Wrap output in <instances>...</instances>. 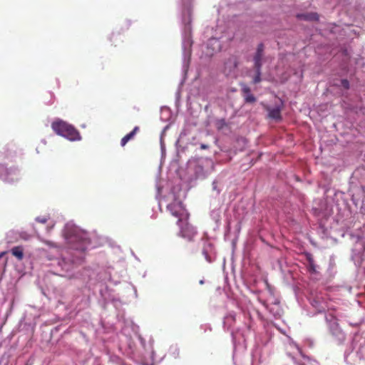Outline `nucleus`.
I'll list each match as a JSON object with an SVG mask.
<instances>
[{
    "mask_svg": "<svg viewBox=\"0 0 365 365\" xmlns=\"http://www.w3.org/2000/svg\"><path fill=\"white\" fill-rule=\"evenodd\" d=\"M53 130L58 135H61L69 140H78L81 139L79 132L71 125L66 122L58 120L51 124Z\"/></svg>",
    "mask_w": 365,
    "mask_h": 365,
    "instance_id": "nucleus-1",
    "label": "nucleus"
},
{
    "mask_svg": "<svg viewBox=\"0 0 365 365\" xmlns=\"http://www.w3.org/2000/svg\"><path fill=\"white\" fill-rule=\"evenodd\" d=\"M241 64V56L232 54L225 60L222 72L227 77L236 78L238 76L239 67Z\"/></svg>",
    "mask_w": 365,
    "mask_h": 365,
    "instance_id": "nucleus-2",
    "label": "nucleus"
},
{
    "mask_svg": "<svg viewBox=\"0 0 365 365\" xmlns=\"http://www.w3.org/2000/svg\"><path fill=\"white\" fill-rule=\"evenodd\" d=\"M167 208L173 216L178 218L177 224L189 219L190 215L180 201L174 200L168 205Z\"/></svg>",
    "mask_w": 365,
    "mask_h": 365,
    "instance_id": "nucleus-3",
    "label": "nucleus"
},
{
    "mask_svg": "<svg viewBox=\"0 0 365 365\" xmlns=\"http://www.w3.org/2000/svg\"><path fill=\"white\" fill-rule=\"evenodd\" d=\"M264 44L259 43L257 46L256 53L253 57L254 69L255 71V75L253 77L254 83H257L261 81V66L264 61Z\"/></svg>",
    "mask_w": 365,
    "mask_h": 365,
    "instance_id": "nucleus-4",
    "label": "nucleus"
},
{
    "mask_svg": "<svg viewBox=\"0 0 365 365\" xmlns=\"http://www.w3.org/2000/svg\"><path fill=\"white\" fill-rule=\"evenodd\" d=\"M69 242L71 243L78 242V245H73V248L77 251H79L83 254L86 250L87 246L91 243L90 240L87 237L86 232H76L73 236L69 238Z\"/></svg>",
    "mask_w": 365,
    "mask_h": 365,
    "instance_id": "nucleus-5",
    "label": "nucleus"
},
{
    "mask_svg": "<svg viewBox=\"0 0 365 365\" xmlns=\"http://www.w3.org/2000/svg\"><path fill=\"white\" fill-rule=\"evenodd\" d=\"M180 227L178 235L187 241H192L197 235L195 228L189 223L188 220L178 223Z\"/></svg>",
    "mask_w": 365,
    "mask_h": 365,
    "instance_id": "nucleus-6",
    "label": "nucleus"
},
{
    "mask_svg": "<svg viewBox=\"0 0 365 365\" xmlns=\"http://www.w3.org/2000/svg\"><path fill=\"white\" fill-rule=\"evenodd\" d=\"M19 170L16 168H1L0 170V178L9 183L14 182L19 179Z\"/></svg>",
    "mask_w": 365,
    "mask_h": 365,
    "instance_id": "nucleus-7",
    "label": "nucleus"
},
{
    "mask_svg": "<svg viewBox=\"0 0 365 365\" xmlns=\"http://www.w3.org/2000/svg\"><path fill=\"white\" fill-rule=\"evenodd\" d=\"M242 92L243 93L245 103H252L256 101V98L251 93V89L247 85H242Z\"/></svg>",
    "mask_w": 365,
    "mask_h": 365,
    "instance_id": "nucleus-8",
    "label": "nucleus"
},
{
    "mask_svg": "<svg viewBox=\"0 0 365 365\" xmlns=\"http://www.w3.org/2000/svg\"><path fill=\"white\" fill-rule=\"evenodd\" d=\"M297 18L307 21H317L319 20V15L316 12L298 14Z\"/></svg>",
    "mask_w": 365,
    "mask_h": 365,
    "instance_id": "nucleus-9",
    "label": "nucleus"
},
{
    "mask_svg": "<svg viewBox=\"0 0 365 365\" xmlns=\"http://www.w3.org/2000/svg\"><path fill=\"white\" fill-rule=\"evenodd\" d=\"M140 131V128L138 126L134 127L132 131L125 135L120 140V145L124 147L128 141L133 140L135 135Z\"/></svg>",
    "mask_w": 365,
    "mask_h": 365,
    "instance_id": "nucleus-10",
    "label": "nucleus"
},
{
    "mask_svg": "<svg viewBox=\"0 0 365 365\" xmlns=\"http://www.w3.org/2000/svg\"><path fill=\"white\" fill-rule=\"evenodd\" d=\"M11 253L14 256L21 260L24 257L23 248L20 246L14 247L11 249Z\"/></svg>",
    "mask_w": 365,
    "mask_h": 365,
    "instance_id": "nucleus-11",
    "label": "nucleus"
},
{
    "mask_svg": "<svg viewBox=\"0 0 365 365\" xmlns=\"http://www.w3.org/2000/svg\"><path fill=\"white\" fill-rule=\"evenodd\" d=\"M341 86H343L345 89H349V82L348 80L346 79H342L341 81Z\"/></svg>",
    "mask_w": 365,
    "mask_h": 365,
    "instance_id": "nucleus-12",
    "label": "nucleus"
},
{
    "mask_svg": "<svg viewBox=\"0 0 365 365\" xmlns=\"http://www.w3.org/2000/svg\"><path fill=\"white\" fill-rule=\"evenodd\" d=\"M281 119L279 109L275 106V122Z\"/></svg>",
    "mask_w": 365,
    "mask_h": 365,
    "instance_id": "nucleus-13",
    "label": "nucleus"
},
{
    "mask_svg": "<svg viewBox=\"0 0 365 365\" xmlns=\"http://www.w3.org/2000/svg\"><path fill=\"white\" fill-rule=\"evenodd\" d=\"M36 220L40 223H46L48 219L46 217H38L36 218Z\"/></svg>",
    "mask_w": 365,
    "mask_h": 365,
    "instance_id": "nucleus-14",
    "label": "nucleus"
},
{
    "mask_svg": "<svg viewBox=\"0 0 365 365\" xmlns=\"http://www.w3.org/2000/svg\"><path fill=\"white\" fill-rule=\"evenodd\" d=\"M202 255L205 256V258L206 259V260L207 262H211V258H210V255H208V252L207 250H203Z\"/></svg>",
    "mask_w": 365,
    "mask_h": 365,
    "instance_id": "nucleus-15",
    "label": "nucleus"
},
{
    "mask_svg": "<svg viewBox=\"0 0 365 365\" xmlns=\"http://www.w3.org/2000/svg\"><path fill=\"white\" fill-rule=\"evenodd\" d=\"M43 242L50 247H57V245L54 242H52L51 241L45 240L43 241Z\"/></svg>",
    "mask_w": 365,
    "mask_h": 365,
    "instance_id": "nucleus-16",
    "label": "nucleus"
},
{
    "mask_svg": "<svg viewBox=\"0 0 365 365\" xmlns=\"http://www.w3.org/2000/svg\"><path fill=\"white\" fill-rule=\"evenodd\" d=\"M269 117H271V118H274V110H269Z\"/></svg>",
    "mask_w": 365,
    "mask_h": 365,
    "instance_id": "nucleus-17",
    "label": "nucleus"
},
{
    "mask_svg": "<svg viewBox=\"0 0 365 365\" xmlns=\"http://www.w3.org/2000/svg\"><path fill=\"white\" fill-rule=\"evenodd\" d=\"M6 252H0V259H1L5 255H6Z\"/></svg>",
    "mask_w": 365,
    "mask_h": 365,
    "instance_id": "nucleus-18",
    "label": "nucleus"
},
{
    "mask_svg": "<svg viewBox=\"0 0 365 365\" xmlns=\"http://www.w3.org/2000/svg\"><path fill=\"white\" fill-rule=\"evenodd\" d=\"M310 267H311L312 270H314V267L313 265L312 261H310Z\"/></svg>",
    "mask_w": 365,
    "mask_h": 365,
    "instance_id": "nucleus-19",
    "label": "nucleus"
},
{
    "mask_svg": "<svg viewBox=\"0 0 365 365\" xmlns=\"http://www.w3.org/2000/svg\"><path fill=\"white\" fill-rule=\"evenodd\" d=\"M6 263H7V260H5V261L3 262L2 265H3L4 267H5V266H6Z\"/></svg>",
    "mask_w": 365,
    "mask_h": 365,
    "instance_id": "nucleus-20",
    "label": "nucleus"
},
{
    "mask_svg": "<svg viewBox=\"0 0 365 365\" xmlns=\"http://www.w3.org/2000/svg\"><path fill=\"white\" fill-rule=\"evenodd\" d=\"M200 284H204V280H203V279H201V280L200 281Z\"/></svg>",
    "mask_w": 365,
    "mask_h": 365,
    "instance_id": "nucleus-21",
    "label": "nucleus"
},
{
    "mask_svg": "<svg viewBox=\"0 0 365 365\" xmlns=\"http://www.w3.org/2000/svg\"><path fill=\"white\" fill-rule=\"evenodd\" d=\"M201 147H202V148H206V146H205V145H202Z\"/></svg>",
    "mask_w": 365,
    "mask_h": 365,
    "instance_id": "nucleus-22",
    "label": "nucleus"
},
{
    "mask_svg": "<svg viewBox=\"0 0 365 365\" xmlns=\"http://www.w3.org/2000/svg\"><path fill=\"white\" fill-rule=\"evenodd\" d=\"M8 155L6 153H5V158H8Z\"/></svg>",
    "mask_w": 365,
    "mask_h": 365,
    "instance_id": "nucleus-23",
    "label": "nucleus"
}]
</instances>
